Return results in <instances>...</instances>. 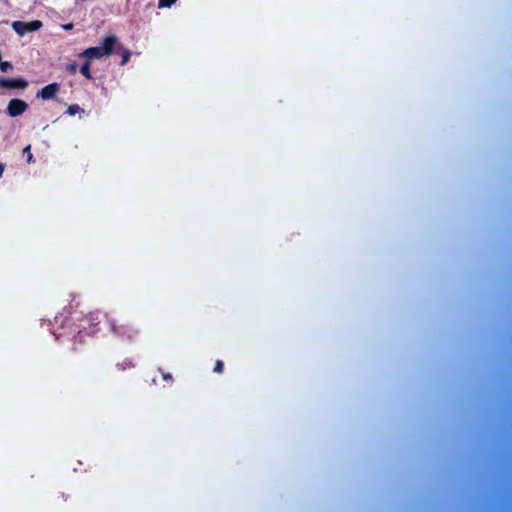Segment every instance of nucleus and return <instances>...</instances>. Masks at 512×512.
<instances>
[{
  "label": "nucleus",
  "mask_w": 512,
  "mask_h": 512,
  "mask_svg": "<svg viewBox=\"0 0 512 512\" xmlns=\"http://www.w3.org/2000/svg\"><path fill=\"white\" fill-rule=\"evenodd\" d=\"M108 323H109L110 330L115 335H117L121 338H127V339L133 338L135 331L127 321L110 319Z\"/></svg>",
  "instance_id": "f257e3e1"
},
{
  "label": "nucleus",
  "mask_w": 512,
  "mask_h": 512,
  "mask_svg": "<svg viewBox=\"0 0 512 512\" xmlns=\"http://www.w3.org/2000/svg\"><path fill=\"white\" fill-rule=\"evenodd\" d=\"M42 27V22L39 20H34L30 22L24 21H14L12 22L13 30L20 36H23L27 32L37 31Z\"/></svg>",
  "instance_id": "f03ea898"
},
{
  "label": "nucleus",
  "mask_w": 512,
  "mask_h": 512,
  "mask_svg": "<svg viewBox=\"0 0 512 512\" xmlns=\"http://www.w3.org/2000/svg\"><path fill=\"white\" fill-rule=\"evenodd\" d=\"M27 109L28 104L24 100L13 98L8 102L6 111L10 117H17L22 115Z\"/></svg>",
  "instance_id": "7ed1b4c3"
},
{
  "label": "nucleus",
  "mask_w": 512,
  "mask_h": 512,
  "mask_svg": "<svg viewBox=\"0 0 512 512\" xmlns=\"http://www.w3.org/2000/svg\"><path fill=\"white\" fill-rule=\"evenodd\" d=\"M60 90V85L56 82L50 83L44 86L41 90L37 92V97L43 100H51L56 97V94Z\"/></svg>",
  "instance_id": "20e7f679"
},
{
  "label": "nucleus",
  "mask_w": 512,
  "mask_h": 512,
  "mask_svg": "<svg viewBox=\"0 0 512 512\" xmlns=\"http://www.w3.org/2000/svg\"><path fill=\"white\" fill-rule=\"evenodd\" d=\"M28 82L22 78H0V87L6 89H24Z\"/></svg>",
  "instance_id": "39448f33"
},
{
  "label": "nucleus",
  "mask_w": 512,
  "mask_h": 512,
  "mask_svg": "<svg viewBox=\"0 0 512 512\" xmlns=\"http://www.w3.org/2000/svg\"><path fill=\"white\" fill-rule=\"evenodd\" d=\"M102 46L100 47L102 49V53L104 56H109L112 54L114 47L117 44V38L113 35L106 36L102 40Z\"/></svg>",
  "instance_id": "423d86ee"
},
{
  "label": "nucleus",
  "mask_w": 512,
  "mask_h": 512,
  "mask_svg": "<svg viewBox=\"0 0 512 512\" xmlns=\"http://www.w3.org/2000/svg\"><path fill=\"white\" fill-rule=\"evenodd\" d=\"M103 55L102 49L100 47H89L86 50H84L82 53L79 54V57H84L88 61L90 59H99Z\"/></svg>",
  "instance_id": "0eeeda50"
},
{
  "label": "nucleus",
  "mask_w": 512,
  "mask_h": 512,
  "mask_svg": "<svg viewBox=\"0 0 512 512\" xmlns=\"http://www.w3.org/2000/svg\"><path fill=\"white\" fill-rule=\"evenodd\" d=\"M80 72L88 80H91L93 78L90 71V61L86 60L82 64V66L80 67Z\"/></svg>",
  "instance_id": "6e6552de"
},
{
  "label": "nucleus",
  "mask_w": 512,
  "mask_h": 512,
  "mask_svg": "<svg viewBox=\"0 0 512 512\" xmlns=\"http://www.w3.org/2000/svg\"><path fill=\"white\" fill-rule=\"evenodd\" d=\"M116 367L120 371H125L126 369L134 368L135 364L131 359H125L122 362L117 363Z\"/></svg>",
  "instance_id": "1a4fd4ad"
},
{
  "label": "nucleus",
  "mask_w": 512,
  "mask_h": 512,
  "mask_svg": "<svg viewBox=\"0 0 512 512\" xmlns=\"http://www.w3.org/2000/svg\"><path fill=\"white\" fill-rule=\"evenodd\" d=\"M177 0H159L158 8H170Z\"/></svg>",
  "instance_id": "9d476101"
},
{
  "label": "nucleus",
  "mask_w": 512,
  "mask_h": 512,
  "mask_svg": "<svg viewBox=\"0 0 512 512\" xmlns=\"http://www.w3.org/2000/svg\"><path fill=\"white\" fill-rule=\"evenodd\" d=\"M77 69H78V65L75 62H71L66 65V71L70 75H74L77 72Z\"/></svg>",
  "instance_id": "9b49d317"
},
{
  "label": "nucleus",
  "mask_w": 512,
  "mask_h": 512,
  "mask_svg": "<svg viewBox=\"0 0 512 512\" xmlns=\"http://www.w3.org/2000/svg\"><path fill=\"white\" fill-rule=\"evenodd\" d=\"M80 110H81V108H80L78 105L73 104V105H69V107L67 108V113H68L70 116H74V115H76V113H78Z\"/></svg>",
  "instance_id": "f8f14e48"
},
{
  "label": "nucleus",
  "mask_w": 512,
  "mask_h": 512,
  "mask_svg": "<svg viewBox=\"0 0 512 512\" xmlns=\"http://www.w3.org/2000/svg\"><path fill=\"white\" fill-rule=\"evenodd\" d=\"M224 369V363L221 360H217L214 366L213 371L215 373H222Z\"/></svg>",
  "instance_id": "ddd939ff"
},
{
  "label": "nucleus",
  "mask_w": 512,
  "mask_h": 512,
  "mask_svg": "<svg viewBox=\"0 0 512 512\" xmlns=\"http://www.w3.org/2000/svg\"><path fill=\"white\" fill-rule=\"evenodd\" d=\"M130 56H131L130 51H129V50H125V51L123 52V54H122V59H121L120 64H121V65H125V64L129 61Z\"/></svg>",
  "instance_id": "4468645a"
},
{
  "label": "nucleus",
  "mask_w": 512,
  "mask_h": 512,
  "mask_svg": "<svg viewBox=\"0 0 512 512\" xmlns=\"http://www.w3.org/2000/svg\"><path fill=\"white\" fill-rule=\"evenodd\" d=\"M11 67H12V65H11V63H10V62H8V61H3V62H1V61H0V70H1L2 72H6V71H7L9 68H11Z\"/></svg>",
  "instance_id": "2eb2a0df"
},
{
  "label": "nucleus",
  "mask_w": 512,
  "mask_h": 512,
  "mask_svg": "<svg viewBox=\"0 0 512 512\" xmlns=\"http://www.w3.org/2000/svg\"><path fill=\"white\" fill-rule=\"evenodd\" d=\"M162 377L165 381H170V382L173 381V377L170 373H162Z\"/></svg>",
  "instance_id": "dca6fc26"
},
{
  "label": "nucleus",
  "mask_w": 512,
  "mask_h": 512,
  "mask_svg": "<svg viewBox=\"0 0 512 512\" xmlns=\"http://www.w3.org/2000/svg\"><path fill=\"white\" fill-rule=\"evenodd\" d=\"M24 151H25V152H26V151L30 152V145H28V146L24 149ZM27 156H28V162H31V160H32V154H31V153H27Z\"/></svg>",
  "instance_id": "f3484780"
},
{
  "label": "nucleus",
  "mask_w": 512,
  "mask_h": 512,
  "mask_svg": "<svg viewBox=\"0 0 512 512\" xmlns=\"http://www.w3.org/2000/svg\"><path fill=\"white\" fill-rule=\"evenodd\" d=\"M4 172V165L0 163V177L3 175Z\"/></svg>",
  "instance_id": "a211bd4d"
},
{
  "label": "nucleus",
  "mask_w": 512,
  "mask_h": 512,
  "mask_svg": "<svg viewBox=\"0 0 512 512\" xmlns=\"http://www.w3.org/2000/svg\"><path fill=\"white\" fill-rule=\"evenodd\" d=\"M72 27V24H67L64 26L65 29H70Z\"/></svg>",
  "instance_id": "6ab92c4d"
},
{
  "label": "nucleus",
  "mask_w": 512,
  "mask_h": 512,
  "mask_svg": "<svg viewBox=\"0 0 512 512\" xmlns=\"http://www.w3.org/2000/svg\"><path fill=\"white\" fill-rule=\"evenodd\" d=\"M77 337L82 338V332L81 331L78 332V336Z\"/></svg>",
  "instance_id": "aec40b11"
}]
</instances>
